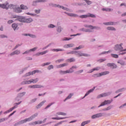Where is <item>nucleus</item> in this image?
Listing matches in <instances>:
<instances>
[{
    "label": "nucleus",
    "mask_w": 126,
    "mask_h": 126,
    "mask_svg": "<svg viewBox=\"0 0 126 126\" xmlns=\"http://www.w3.org/2000/svg\"><path fill=\"white\" fill-rule=\"evenodd\" d=\"M0 7L5 9H8V8H10V9H14V11L15 12H17L18 13L22 12V10H21L20 7H17L16 5H9L8 3H6L5 4H0Z\"/></svg>",
    "instance_id": "obj_1"
},
{
    "label": "nucleus",
    "mask_w": 126,
    "mask_h": 126,
    "mask_svg": "<svg viewBox=\"0 0 126 126\" xmlns=\"http://www.w3.org/2000/svg\"><path fill=\"white\" fill-rule=\"evenodd\" d=\"M122 46H123V43H121L119 45H116L114 47V50H115V51H120V52H126V49H124Z\"/></svg>",
    "instance_id": "obj_2"
},
{
    "label": "nucleus",
    "mask_w": 126,
    "mask_h": 126,
    "mask_svg": "<svg viewBox=\"0 0 126 126\" xmlns=\"http://www.w3.org/2000/svg\"><path fill=\"white\" fill-rule=\"evenodd\" d=\"M39 79H32L31 80L23 82L22 84H31V83H37Z\"/></svg>",
    "instance_id": "obj_3"
},
{
    "label": "nucleus",
    "mask_w": 126,
    "mask_h": 126,
    "mask_svg": "<svg viewBox=\"0 0 126 126\" xmlns=\"http://www.w3.org/2000/svg\"><path fill=\"white\" fill-rule=\"evenodd\" d=\"M110 73V72L108 71H106L104 72H102L101 73L95 74L94 75V77H100V76H102L103 75H107V74H109Z\"/></svg>",
    "instance_id": "obj_4"
},
{
    "label": "nucleus",
    "mask_w": 126,
    "mask_h": 126,
    "mask_svg": "<svg viewBox=\"0 0 126 126\" xmlns=\"http://www.w3.org/2000/svg\"><path fill=\"white\" fill-rule=\"evenodd\" d=\"M80 18H87V17H92L93 18H95L96 16L95 15L88 13L87 15H83L79 16Z\"/></svg>",
    "instance_id": "obj_5"
},
{
    "label": "nucleus",
    "mask_w": 126,
    "mask_h": 126,
    "mask_svg": "<svg viewBox=\"0 0 126 126\" xmlns=\"http://www.w3.org/2000/svg\"><path fill=\"white\" fill-rule=\"evenodd\" d=\"M113 102V99H111L110 100H105L103 102L101 103L99 106H98V108H100V107H102V106H105V105H108V104H111Z\"/></svg>",
    "instance_id": "obj_6"
},
{
    "label": "nucleus",
    "mask_w": 126,
    "mask_h": 126,
    "mask_svg": "<svg viewBox=\"0 0 126 126\" xmlns=\"http://www.w3.org/2000/svg\"><path fill=\"white\" fill-rule=\"evenodd\" d=\"M19 21H20V22H27V23H30V22H32V21H33V20L32 18H28L26 20L24 19H19Z\"/></svg>",
    "instance_id": "obj_7"
},
{
    "label": "nucleus",
    "mask_w": 126,
    "mask_h": 126,
    "mask_svg": "<svg viewBox=\"0 0 126 126\" xmlns=\"http://www.w3.org/2000/svg\"><path fill=\"white\" fill-rule=\"evenodd\" d=\"M37 116H38V114L36 113L33 115L31 117H30V118L25 119L26 122L27 123V122H31V121H32V120H33V119H34L35 117H37Z\"/></svg>",
    "instance_id": "obj_8"
},
{
    "label": "nucleus",
    "mask_w": 126,
    "mask_h": 126,
    "mask_svg": "<svg viewBox=\"0 0 126 126\" xmlns=\"http://www.w3.org/2000/svg\"><path fill=\"white\" fill-rule=\"evenodd\" d=\"M42 87H43V86L40 85H34L29 86V88H32V89L42 88Z\"/></svg>",
    "instance_id": "obj_9"
},
{
    "label": "nucleus",
    "mask_w": 126,
    "mask_h": 126,
    "mask_svg": "<svg viewBox=\"0 0 126 126\" xmlns=\"http://www.w3.org/2000/svg\"><path fill=\"white\" fill-rule=\"evenodd\" d=\"M36 72H39L38 70H35L32 71V72H30L26 74V76H29L30 75H33V74H35Z\"/></svg>",
    "instance_id": "obj_10"
},
{
    "label": "nucleus",
    "mask_w": 126,
    "mask_h": 126,
    "mask_svg": "<svg viewBox=\"0 0 126 126\" xmlns=\"http://www.w3.org/2000/svg\"><path fill=\"white\" fill-rule=\"evenodd\" d=\"M103 116L102 113H98L95 115H94L92 116V119H96V118H100Z\"/></svg>",
    "instance_id": "obj_11"
},
{
    "label": "nucleus",
    "mask_w": 126,
    "mask_h": 126,
    "mask_svg": "<svg viewBox=\"0 0 126 126\" xmlns=\"http://www.w3.org/2000/svg\"><path fill=\"white\" fill-rule=\"evenodd\" d=\"M73 72V71H71L70 70H67L66 71H60V73L61 74H65L66 73H71Z\"/></svg>",
    "instance_id": "obj_12"
},
{
    "label": "nucleus",
    "mask_w": 126,
    "mask_h": 126,
    "mask_svg": "<svg viewBox=\"0 0 126 126\" xmlns=\"http://www.w3.org/2000/svg\"><path fill=\"white\" fill-rule=\"evenodd\" d=\"M108 95H110V94L109 93H104V94H100L99 95H98L97 96V98L98 99H99V98H101V97H106V96H108Z\"/></svg>",
    "instance_id": "obj_13"
},
{
    "label": "nucleus",
    "mask_w": 126,
    "mask_h": 126,
    "mask_svg": "<svg viewBox=\"0 0 126 126\" xmlns=\"http://www.w3.org/2000/svg\"><path fill=\"white\" fill-rule=\"evenodd\" d=\"M107 65L112 68H116V67H117V65L115 64L114 63H108L107 64Z\"/></svg>",
    "instance_id": "obj_14"
},
{
    "label": "nucleus",
    "mask_w": 126,
    "mask_h": 126,
    "mask_svg": "<svg viewBox=\"0 0 126 126\" xmlns=\"http://www.w3.org/2000/svg\"><path fill=\"white\" fill-rule=\"evenodd\" d=\"M77 56H78V57H89L88 54L81 53H77Z\"/></svg>",
    "instance_id": "obj_15"
},
{
    "label": "nucleus",
    "mask_w": 126,
    "mask_h": 126,
    "mask_svg": "<svg viewBox=\"0 0 126 126\" xmlns=\"http://www.w3.org/2000/svg\"><path fill=\"white\" fill-rule=\"evenodd\" d=\"M43 123V122L42 121H35L34 122H32V123H30V125H32V126H34V125H41V124H42Z\"/></svg>",
    "instance_id": "obj_16"
},
{
    "label": "nucleus",
    "mask_w": 126,
    "mask_h": 126,
    "mask_svg": "<svg viewBox=\"0 0 126 126\" xmlns=\"http://www.w3.org/2000/svg\"><path fill=\"white\" fill-rule=\"evenodd\" d=\"M46 102V100H44L43 101L40 102L38 105H37L36 106V109H39L43 105H44V103Z\"/></svg>",
    "instance_id": "obj_17"
},
{
    "label": "nucleus",
    "mask_w": 126,
    "mask_h": 126,
    "mask_svg": "<svg viewBox=\"0 0 126 126\" xmlns=\"http://www.w3.org/2000/svg\"><path fill=\"white\" fill-rule=\"evenodd\" d=\"M66 65H67V63H64L63 64H61L57 65V68H61V67H63V66H66Z\"/></svg>",
    "instance_id": "obj_18"
},
{
    "label": "nucleus",
    "mask_w": 126,
    "mask_h": 126,
    "mask_svg": "<svg viewBox=\"0 0 126 126\" xmlns=\"http://www.w3.org/2000/svg\"><path fill=\"white\" fill-rule=\"evenodd\" d=\"M47 53H48L47 50L43 52H38V53L36 54V56H41V55H45V54H47Z\"/></svg>",
    "instance_id": "obj_19"
},
{
    "label": "nucleus",
    "mask_w": 126,
    "mask_h": 126,
    "mask_svg": "<svg viewBox=\"0 0 126 126\" xmlns=\"http://www.w3.org/2000/svg\"><path fill=\"white\" fill-rule=\"evenodd\" d=\"M26 122V119L21 120V121L19 122L18 123L15 124V126H17L18 125H22V124H25Z\"/></svg>",
    "instance_id": "obj_20"
},
{
    "label": "nucleus",
    "mask_w": 126,
    "mask_h": 126,
    "mask_svg": "<svg viewBox=\"0 0 126 126\" xmlns=\"http://www.w3.org/2000/svg\"><path fill=\"white\" fill-rule=\"evenodd\" d=\"M73 46H74V44H65V45H64V48H72Z\"/></svg>",
    "instance_id": "obj_21"
},
{
    "label": "nucleus",
    "mask_w": 126,
    "mask_h": 126,
    "mask_svg": "<svg viewBox=\"0 0 126 126\" xmlns=\"http://www.w3.org/2000/svg\"><path fill=\"white\" fill-rule=\"evenodd\" d=\"M94 89H95V87L94 88V89H92L91 90H90L85 95V97H86V96H87V95H89V94H90V93H91V92H93V91H94Z\"/></svg>",
    "instance_id": "obj_22"
},
{
    "label": "nucleus",
    "mask_w": 126,
    "mask_h": 126,
    "mask_svg": "<svg viewBox=\"0 0 126 126\" xmlns=\"http://www.w3.org/2000/svg\"><path fill=\"white\" fill-rule=\"evenodd\" d=\"M67 15L69 16H71L72 17H77V16H78L77 14L73 13H68Z\"/></svg>",
    "instance_id": "obj_23"
},
{
    "label": "nucleus",
    "mask_w": 126,
    "mask_h": 126,
    "mask_svg": "<svg viewBox=\"0 0 126 126\" xmlns=\"http://www.w3.org/2000/svg\"><path fill=\"white\" fill-rule=\"evenodd\" d=\"M67 63H72L75 62V59L74 58H70L67 60Z\"/></svg>",
    "instance_id": "obj_24"
},
{
    "label": "nucleus",
    "mask_w": 126,
    "mask_h": 126,
    "mask_svg": "<svg viewBox=\"0 0 126 126\" xmlns=\"http://www.w3.org/2000/svg\"><path fill=\"white\" fill-rule=\"evenodd\" d=\"M67 117L64 118H60V117H56V118H52V120H63L64 119H66Z\"/></svg>",
    "instance_id": "obj_25"
},
{
    "label": "nucleus",
    "mask_w": 126,
    "mask_h": 126,
    "mask_svg": "<svg viewBox=\"0 0 126 126\" xmlns=\"http://www.w3.org/2000/svg\"><path fill=\"white\" fill-rule=\"evenodd\" d=\"M112 50H109L108 51H104L102 52L100 55H106L107 54H109V53H111Z\"/></svg>",
    "instance_id": "obj_26"
},
{
    "label": "nucleus",
    "mask_w": 126,
    "mask_h": 126,
    "mask_svg": "<svg viewBox=\"0 0 126 126\" xmlns=\"http://www.w3.org/2000/svg\"><path fill=\"white\" fill-rule=\"evenodd\" d=\"M85 27L91 28V29H95V28H96V27H93V26H91V25H86Z\"/></svg>",
    "instance_id": "obj_27"
},
{
    "label": "nucleus",
    "mask_w": 126,
    "mask_h": 126,
    "mask_svg": "<svg viewBox=\"0 0 126 126\" xmlns=\"http://www.w3.org/2000/svg\"><path fill=\"white\" fill-rule=\"evenodd\" d=\"M72 95L73 94H69V95L64 100V102H65V101L68 99H70L72 96Z\"/></svg>",
    "instance_id": "obj_28"
},
{
    "label": "nucleus",
    "mask_w": 126,
    "mask_h": 126,
    "mask_svg": "<svg viewBox=\"0 0 126 126\" xmlns=\"http://www.w3.org/2000/svg\"><path fill=\"white\" fill-rule=\"evenodd\" d=\"M104 25H114V22H109L107 23H104Z\"/></svg>",
    "instance_id": "obj_29"
},
{
    "label": "nucleus",
    "mask_w": 126,
    "mask_h": 126,
    "mask_svg": "<svg viewBox=\"0 0 126 126\" xmlns=\"http://www.w3.org/2000/svg\"><path fill=\"white\" fill-rule=\"evenodd\" d=\"M20 7H21V9H27V8H28L27 6L23 4L21 5Z\"/></svg>",
    "instance_id": "obj_30"
},
{
    "label": "nucleus",
    "mask_w": 126,
    "mask_h": 126,
    "mask_svg": "<svg viewBox=\"0 0 126 126\" xmlns=\"http://www.w3.org/2000/svg\"><path fill=\"white\" fill-rule=\"evenodd\" d=\"M57 115H61V116H66V113H63V112H58L57 113Z\"/></svg>",
    "instance_id": "obj_31"
},
{
    "label": "nucleus",
    "mask_w": 126,
    "mask_h": 126,
    "mask_svg": "<svg viewBox=\"0 0 126 126\" xmlns=\"http://www.w3.org/2000/svg\"><path fill=\"white\" fill-rule=\"evenodd\" d=\"M12 27L13 29H14V30H15L16 29V28H17V24H13L12 25Z\"/></svg>",
    "instance_id": "obj_32"
},
{
    "label": "nucleus",
    "mask_w": 126,
    "mask_h": 126,
    "mask_svg": "<svg viewBox=\"0 0 126 126\" xmlns=\"http://www.w3.org/2000/svg\"><path fill=\"white\" fill-rule=\"evenodd\" d=\"M111 57H112V58H114L115 59H118V58H119V55L117 54H112Z\"/></svg>",
    "instance_id": "obj_33"
},
{
    "label": "nucleus",
    "mask_w": 126,
    "mask_h": 126,
    "mask_svg": "<svg viewBox=\"0 0 126 126\" xmlns=\"http://www.w3.org/2000/svg\"><path fill=\"white\" fill-rule=\"evenodd\" d=\"M100 68V67H95V68H94L93 69H92L91 70V72H93V71H95V70H99V69Z\"/></svg>",
    "instance_id": "obj_34"
},
{
    "label": "nucleus",
    "mask_w": 126,
    "mask_h": 126,
    "mask_svg": "<svg viewBox=\"0 0 126 126\" xmlns=\"http://www.w3.org/2000/svg\"><path fill=\"white\" fill-rule=\"evenodd\" d=\"M53 52H63V49H53L52 50Z\"/></svg>",
    "instance_id": "obj_35"
},
{
    "label": "nucleus",
    "mask_w": 126,
    "mask_h": 126,
    "mask_svg": "<svg viewBox=\"0 0 126 126\" xmlns=\"http://www.w3.org/2000/svg\"><path fill=\"white\" fill-rule=\"evenodd\" d=\"M13 110H14V109L13 108V107H12L9 110L4 112V114H7L8 113H9L10 112L13 111Z\"/></svg>",
    "instance_id": "obj_36"
},
{
    "label": "nucleus",
    "mask_w": 126,
    "mask_h": 126,
    "mask_svg": "<svg viewBox=\"0 0 126 126\" xmlns=\"http://www.w3.org/2000/svg\"><path fill=\"white\" fill-rule=\"evenodd\" d=\"M107 30L115 31V30H116V29H115V28H114V27H109L107 28Z\"/></svg>",
    "instance_id": "obj_37"
},
{
    "label": "nucleus",
    "mask_w": 126,
    "mask_h": 126,
    "mask_svg": "<svg viewBox=\"0 0 126 126\" xmlns=\"http://www.w3.org/2000/svg\"><path fill=\"white\" fill-rule=\"evenodd\" d=\"M37 49H38L37 47H34V48H32V49H30V50H29V52H35V51Z\"/></svg>",
    "instance_id": "obj_38"
},
{
    "label": "nucleus",
    "mask_w": 126,
    "mask_h": 126,
    "mask_svg": "<svg viewBox=\"0 0 126 126\" xmlns=\"http://www.w3.org/2000/svg\"><path fill=\"white\" fill-rule=\"evenodd\" d=\"M102 10L103 11H111V9L110 8H103Z\"/></svg>",
    "instance_id": "obj_39"
},
{
    "label": "nucleus",
    "mask_w": 126,
    "mask_h": 126,
    "mask_svg": "<svg viewBox=\"0 0 126 126\" xmlns=\"http://www.w3.org/2000/svg\"><path fill=\"white\" fill-rule=\"evenodd\" d=\"M76 53V51H71L70 52H67V55L72 54L73 55V54H75Z\"/></svg>",
    "instance_id": "obj_40"
},
{
    "label": "nucleus",
    "mask_w": 126,
    "mask_h": 126,
    "mask_svg": "<svg viewBox=\"0 0 126 126\" xmlns=\"http://www.w3.org/2000/svg\"><path fill=\"white\" fill-rule=\"evenodd\" d=\"M105 61H106V59H99L97 62H98V63H103V62H105Z\"/></svg>",
    "instance_id": "obj_41"
},
{
    "label": "nucleus",
    "mask_w": 126,
    "mask_h": 126,
    "mask_svg": "<svg viewBox=\"0 0 126 126\" xmlns=\"http://www.w3.org/2000/svg\"><path fill=\"white\" fill-rule=\"evenodd\" d=\"M58 7H60V8H62V9H64V10H66V9H67V8L63 6H60V5H58L57 6Z\"/></svg>",
    "instance_id": "obj_42"
},
{
    "label": "nucleus",
    "mask_w": 126,
    "mask_h": 126,
    "mask_svg": "<svg viewBox=\"0 0 126 126\" xmlns=\"http://www.w3.org/2000/svg\"><path fill=\"white\" fill-rule=\"evenodd\" d=\"M82 48H83V46L80 45V46H79L78 47H76V48L74 49V50H79V49H82Z\"/></svg>",
    "instance_id": "obj_43"
},
{
    "label": "nucleus",
    "mask_w": 126,
    "mask_h": 126,
    "mask_svg": "<svg viewBox=\"0 0 126 126\" xmlns=\"http://www.w3.org/2000/svg\"><path fill=\"white\" fill-rule=\"evenodd\" d=\"M14 52L15 55H19V54H20V51H19V50H16Z\"/></svg>",
    "instance_id": "obj_44"
},
{
    "label": "nucleus",
    "mask_w": 126,
    "mask_h": 126,
    "mask_svg": "<svg viewBox=\"0 0 126 126\" xmlns=\"http://www.w3.org/2000/svg\"><path fill=\"white\" fill-rule=\"evenodd\" d=\"M63 59H59L58 60L56 61V63H61L62 62H63Z\"/></svg>",
    "instance_id": "obj_45"
},
{
    "label": "nucleus",
    "mask_w": 126,
    "mask_h": 126,
    "mask_svg": "<svg viewBox=\"0 0 126 126\" xmlns=\"http://www.w3.org/2000/svg\"><path fill=\"white\" fill-rule=\"evenodd\" d=\"M52 68H54V66L53 65H50L48 67V69L50 70V69H52Z\"/></svg>",
    "instance_id": "obj_46"
},
{
    "label": "nucleus",
    "mask_w": 126,
    "mask_h": 126,
    "mask_svg": "<svg viewBox=\"0 0 126 126\" xmlns=\"http://www.w3.org/2000/svg\"><path fill=\"white\" fill-rule=\"evenodd\" d=\"M44 1H46V0H37V1H35V2H44Z\"/></svg>",
    "instance_id": "obj_47"
},
{
    "label": "nucleus",
    "mask_w": 126,
    "mask_h": 126,
    "mask_svg": "<svg viewBox=\"0 0 126 126\" xmlns=\"http://www.w3.org/2000/svg\"><path fill=\"white\" fill-rule=\"evenodd\" d=\"M86 0V1L87 2V3L88 4H91V3H92V2H91V1L89 0Z\"/></svg>",
    "instance_id": "obj_48"
},
{
    "label": "nucleus",
    "mask_w": 126,
    "mask_h": 126,
    "mask_svg": "<svg viewBox=\"0 0 126 126\" xmlns=\"http://www.w3.org/2000/svg\"><path fill=\"white\" fill-rule=\"evenodd\" d=\"M8 24H11V23H13V20H10L7 22Z\"/></svg>",
    "instance_id": "obj_49"
},
{
    "label": "nucleus",
    "mask_w": 126,
    "mask_h": 126,
    "mask_svg": "<svg viewBox=\"0 0 126 126\" xmlns=\"http://www.w3.org/2000/svg\"><path fill=\"white\" fill-rule=\"evenodd\" d=\"M77 67L76 66H72L69 70H70L71 71H73V70H72L73 68H77Z\"/></svg>",
    "instance_id": "obj_50"
},
{
    "label": "nucleus",
    "mask_w": 126,
    "mask_h": 126,
    "mask_svg": "<svg viewBox=\"0 0 126 126\" xmlns=\"http://www.w3.org/2000/svg\"><path fill=\"white\" fill-rule=\"evenodd\" d=\"M52 105H53V103H50V104H48V105L45 107V109H48V108H50V107H51V106H52Z\"/></svg>",
    "instance_id": "obj_51"
},
{
    "label": "nucleus",
    "mask_w": 126,
    "mask_h": 126,
    "mask_svg": "<svg viewBox=\"0 0 126 126\" xmlns=\"http://www.w3.org/2000/svg\"><path fill=\"white\" fill-rule=\"evenodd\" d=\"M71 38H67V37H65L63 39V41H68L69 40H70Z\"/></svg>",
    "instance_id": "obj_52"
},
{
    "label": "nucleus",
    "mask_w": 126,
    "mask_h": 126,
    "mask_svg": "<svg viewBox=\"0 0 126 126\" xmlns=\"http://www.w3.org/2000/svg\"><path fill=\"white\" fill-rule=\"evenodd\" d=\"M25 93H26L25 92H23V93H20L19 95L21 97L22 96H24V95H25Z\"/></svg>",
    "instance_id": "obj_53"
},
{
    "label": "nucleus",
    "mask_w": 126,
    "mask_h": 126,
    "mask_svg": "<svg viewBox=\"0 0 126 126\" xmlns=\"http://www.w3.org/2000/svg\"><path fill=\"white\" fill-rule=\"evenodd\" d=\"M58 32H62V28L59 27L57 30Z\"/></svg>",
    "instance_id": "obj_54"
},
{
    "label": "nucleus",
    "mask_w": 126,
    "mask_h": 126,
    "mask_svg": "<svg viewBox=\"0 0 126 126\" xmlns=\"http://www.w3.org/2000/svg\"><path fill=\"white\" fill-rule=\"evenodd\" d=\"M15 113H16V111H13V113H11V114L9 115V117H11V116H12V115H14V114H15Z\"/></svg>",
    "instance_id": "obj_55"
},
{
    "label": "nucleus",
    "mask_w": 126,
    "mask_h": 126,
    "mask_svg": "<svg viewBox=\"0 0 126 126\" xmlns=\"http://www.w3.org/2000/svg\"><path fill=\"white\" fill-rule=\"evenodd\" d=\"M48 27H49L50 28H54V27H55V25L51 24L49 26H48Z\"/></svg>",
    "instance_id": "obj_56"
},
{
    "label": "nucleus",
    "mask_w": 126,
    "mask_h": 126,
    "mask_svg": "<svg viewBox=\"0 0 126 126\" xmlns=\"http://www.w3.org/2000/svg\"><path fill=\"white\" fill-rule=\"evenodd\" d=\"M49 64H51V63H46L43 64V66L45 65H49Z\"/></svg>",
    "instance_id": "obj_57"
},
{
    "label": "nucleus",
    "mask_w": 126,
    "mask_h": 126,
    "mask_svg": "<svg viewBox=\"0 0 126 126\" xmlns=\"http://www.w3.org/2000/svg\"><path fill=\"white\" fill-rule=\"evenodd\" d=\"M5 121V119L4 118H2L0 119V123H2V122H4Z\"/></svg>",
    "instance_id": "obj_58"
},
{
    "label": "nucleus",
    "mask_w": 126,
    "mask_h": 126,
    "mask_svg": "<svg viewBox=\"0 0 126 126\" xmlns=\"http://www.w3.org/2000/svg\"><path fill=\"white\" fill-rule=\"evenodd\" d=\"M83 123L85 124V125H87V124H89V123H90V121H85Z\"/></svg>",
    "instance_id": "obj_59"
},
{
    "label": "nucleus",
    "mask_w": 126,
    "mask_h": 126,
    "mask_svg": "<svg viewBox=\"0 0 126 126\" xmlns=\"http://www.w3.org/2000/svg\"><path fill=\"white\" fill-rule=\"evenodd\" d=\"M35 13L38 14V13H40V10H35Z\"/></svg>",
    "instance_id": "obj_60"
},
{
    "label": "nucleus",
    "mask_w": 126,
    "mask_h": 126,
    "mask_svg": "<svg viewBox=\"0 0 126 126\" xmlns=\"http://www.w3.org/2000/svg\"><path fill=\"white\" fill-rule=\"evenodd\" d=\"M36 100H37V98H34L32 100V103H34V102H36Z\"/></svg>",
    "instance_id": "obj_61"
},
{
    "label": "nucleus",
    "mask_w": 126,
    "mask_h": 126,
    "mask_svg": "<svg viewBox=\"0 0 126 126\" xmlns=\"http://www.w3.org/2000/svg\"><path fill=\"white\" fill-rule=\"evenodd\" d=\"M29 36H30V37H32V38L35 37V35L31 34H29Z\"/></svg>",
    "instance_id": "obj_62"
},
{
    "label": "nucleus",
    "mask_w": 126,
    "mask_h": 126,
    "mask_svg": "<svg viewBox=\"0 0 126 126\" xmlns=\"http://www.w3.org/2000/svg\"><path fill=\"white\" fill-rule=\"evenodd\" d=\"M83 71V70H79L77 72L78 73H81Z\"/></svg>",
    "instance_id": "obj_63"
},
{
    "label": "nucleus",
    "mask_w": 126,
    "mask_h": 126,
    "mask_svg": "<svg viewBox=\"0 0 126 126\" xmlns=\"http://www.w3.org/2000/svg\"><path fill=\"white\" fill-rule=\"evenodd\" d=\"M14 55H15L14 51L10 54V56H14Z\"/></svg>",
    "instance_id": "obj_64"
}]
</instances>
